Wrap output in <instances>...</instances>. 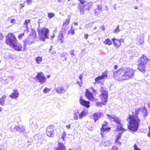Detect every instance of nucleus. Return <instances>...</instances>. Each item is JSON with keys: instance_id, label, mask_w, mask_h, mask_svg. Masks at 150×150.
I'll return each instance as SVG.
<instances>
[{"instance_id": "nucleus-1", "label": "nucleus", "mask_w": 150, "mask_h": 150, "mask_svg": "<svg viewBox=\"0 0 150 150\" xmlns=\"http://www.w3.org/2000/svg\"><path fill=\"white\" fill-rule=\"evenodd\" d=\"M135 72V70L132 69L120 68L117 71H113V76L118 81L128 80L133 78Z\"/></svg>"}, {"instance_id": "nucleus-2", "label": "nucleus", "mask_w": 150, "mask_h": 150, "mask_svg": "<svg viewBox=\"0 0 150 150\" xmlns=\"http://www.w3.org/2000/svg\"><path fill=\"white\" fill-rule=\"evenodd\" d=\"M7 44L13 48L14 50L18 51L22 50V46L21 44L17 42L16 39L14 35L10 34L6 41Z\"/></svg>"}, {"instance_id": "nucleus-3", "label": "nucleus", "mask_w": 150, "mask_h": 150, "mask_svg": "<svg viewBox=\"0 0 150 150\" xmlns=\"http://www.w3.org/2000/svg\"><path fill=\"white\" fill-rule=\"evenodd\" d=\"M129 120L128 127L131 131L136 132L138 129L140 123V120L138 116H135L133 115H129Z\"/></svg>"}, {"instance_id": "nucleus-4", "label": "nucleus", "mask_w": 150, "mask_h": 150, "mask_svg": "<svg viewBox=\"0 0 150 150\" xmlns=\"http://www.w3.org/2000/svg\"><path fill=\"white\" fill-rule=\"evenodd\" d=\"M36 36V33L33 32L30 34L27 38L24 40L23 51H25L27 50L26 45H31L35 42Z\"/></svg>"}, {"instance_id": "nucleus-5", "label": "nucleus", "mask_w": 150, "mask_h": 150, "mask_svg": "<svg viewBox=\"0 0 150 150\" xmlns=\"http://www.w3.org/2000/svg\"><path fill=\"white\" fill-rule=\"evenodd\" d=\"M148 60L149 59L144 55L141 57L139 60V65L138 69L141 72H144L145 71L146 65Z\"/></svg>"}, {"instance_id": "nucleus-6", "label": "nucleus", "mask_w": 150, "mask_h": 150, "mask_svg": "<svg viewBox=\"0 0 150 150\" xmlns=\"http://www.w3.org/2000/svg\"><path fill=\"white\" fill-rule=\"evenodd\" d=\"M101 93L100 97L102 100L105 102H107L108 101V92L106 88L103 86H101L100 89Z\"/></svg>"}, {"instance_id": "nucleus-7", "label": "nucleus", "mask_w": 150, "mask_h": 150, "mask_svg": "<svg viewBox=\"0 0 150 150\" xmlns=\"http://www.w3.org/2000/svg\"><path fill=\"white\" fill-rule=\"evenodd\" d=\"M49 30L45 28H42L38 30L39 35L43 38H48L47 34L49 33Z\"/></svg>"}, {"instance_id": "nucleus-8", "label": "nucleus", "mask_w": 150, "mask_h": 150, "mask_svg": "<svg viewBox=\"0 0 150 150\" xmlns=\"http://www.w3.org/2000/svg\"><path fill=\"white\" fill-rule=\"evenodd\" d=\"M36 78L38 79L39 82L41 84H43L46 81V78L43 73L42 72L38 73Z\"/></svg>"}, {"instance_id": "nucleus-9", "label": "nucleus", "mask_w": 150, "mask_h": 150, "mask_svg": "<svg viewBox=\"0 0 150 150\" xmlns=\"http://www.w3.org/2000/svg\"><path fill=\"white\" fill-rule=\"evenodd\" d=\"M108 118L111 121L115 122L118 125L121 124L120 121L119 119L114 115H110L108 114L107 115Z\"/></svg>"}, {"instance_id": "nucleus-10", "label": "nucleus", "mask_w": 150, "mask_h": 150, "mask_svg": "<svg viewBox=\"0 0 150 150\" xmlns=\"http://www.w3.org/2000/svg\"><path fill=\"white\" fill-rule=\"evenodd\" d=\"M47 133V136L50 137H53L54 135L53 126L50 125L48 126L46 129Z\"/></svg>"}, {"instance_id": "nucleus-11", "label": "nucleus", "mask_w": 150, "mask_h": 150, "mask_svg": "<svg viewBox=\"0 0 150 150\" xmlns=\"http://www.w3.org/2000/svg\"><path fill=\"white\" fill-rule=\"evenodd\" d=\"M107 76V74L106 71H105L103 73L102 75L100 76H98L95 79L96 83H100L101 80L104 79Z\"/></svg>"}, {"instance_id": "nucleus-12", "label": "nucleus", "mask_w": 150, "mask_h": 150, "mask_svg": "<svg viewBox=\"0 0 150 150\" xmlns=\"http://www.w3.org/2000/svg\"><path fill=\"white\" fill-rule=\"evenodd\" d=\"M13 92L9 95V97L11 98L15 99L18 97L19 93L17 89H14Z\"/></svg>"}, {"instance_id": "nucleus-13", "label": "nucleus", "mask_w": 150, "mask_h": 150, "mask_svg": "<svg viewBox=\"0 0 150 150\" xmlns=\"http://www.w3.org/2000/svg\"><path fill=\"white\" fill-rule=\"evenodd\" d=\"M86 96L89 100L93 101L94 100L95 98L92 93L90 92L88 89L86 90Z\"/></svg>"}, {"instance_id": "nucleus-14", "label": "nucleus", "mask_w": 150, "mask_h": 150, "mask_svg": "<svg viewBox=\"0 0 150 150\" xmlns=\"http://www.w3.org/2000/svg\"><path fill=\"white\" fill-rule=\"evenodd\" d=\"M57 92L59 94H61L64 93L66 90L65 89L64 87L62 86H59L56 88Z\"/></svg>"}, {"instance_id": "nucleus-15", "label": "nucleus", "mask_w": 150, "mask_h": 150, "mask_svg": "<svg viewBox=\"0 0 150 150\" xmlns=\"http://www.w3.org/2000/svg\"><path fill=\"white\" fill-rule=\"evenodd\" d=\"M80 103L82 105L87 108H89L90 106V103L88 101H86L82 99L81 97L80 100Z\"/></svg>"}, {"instance_id": "nucleus-16", "label": "nucleus", "mask_w": 150, "mask_h": 150, "mask_svg": "<svg viewBox=\"0 0 150 150\" xmlns=\"http://www.w3.org/2000/svg\"><path fill=\"white\" fill-rule=\"evenodd\" d=\"M103 113L102 112H97L95 113L93 115V117L95 120V122H96L99 118L103 116Z\"/></svg>"}, {"instance_id": "nucleus-17", "label": "nucleus", "mask_w": 150, "mask_h": 150, "mask_svg": "<svg viewBox=\"0 0 150 150\" xmlns=\"http://www.w3.org/2000/svg\"><path fill=\"white\" fill-rule=\"evenodd\" d=\"M14 129L19 132H23L25 130V127L23 125H18L14 128Z\"/></svg>"}, {"instance_id": "nucleus-18", "label": "nucleus", "mask_w": 150, "mask_h": 150, "mask_svg": "<svg viewBox=\"0 0 150 150\" xmlns=\"http://www.w3.org/2000/svg\"><path fill=\"white\" fill-rule=\"evenodd\" d=\"M112 40L113 42L114 45L115 47H118L121 45V43H120L119 40L113 38L112 39Z\"/></svg>"}, {"instance_id": "nucleus-19", "label": "nucleus", "mask_w": 150, "mask_h": 150, "mask_svg": "<svg viewBox=\"0 0 150 150\" xmlns=\"http://www.w3.org/2000/svg\"><path fill=\"white\" fill-rule=\"evenodd\" d=\"M6 98V96L5 95H3L0 98V105L3 106L5 105L4 101Z\"/></svg>"}, {"instance_id": "nucleus-20", "label": "nucleus", "mask_w": 150, "mask_h": 150, "mask_svg": "<svg viewBox=\"0 0 150 150\" xmlns=\"http://www.w3.org/2000/svg\"><path fill=\"white\" fill-rule=\"evenodd\" d=\"M58 39L60 40V43H62L63 42L64 36L62 33H60L59 35Z\"/></svg>"}, {"instance_id": "nucleus-21", "label": "nucleus", "mask_w": 150, "mask_h": 150, "mask_svg": "<svg viewBox=\"0 0 150 150\" xmlns=\"http://www.w3.org/2000/svg\"><path fill=\"white\" fill-rule=\"evenodd\" d=\"M86 110H83L79 115V118L80 119H81L83 117L86 116Z\"/></svg>"}, {"instance_id": "nucleus-22", "label": "nucleus", "mask_w": 150, "mask_h": 150, "mask_svg": "<svg viewBox=\"0 0 150 150\" xmlns=\"http://www.w3.org/2000/svg\"><path fill=\"white\" fill-rule=\"evenodd\" d=\"M57 149L59 150H65V148L64 145L62 143H59V146Z\"/></svg>"}, {"instance_id": "nucleus-23", "label": "nucleus", "mask_w": 150, "mask_h": 150, "mask_svg": "<svg viewBox=\"0 0 150 150\" xmlns=\"http://www.w3.org/2000/svg\"><path fill=\"white\" fill-rule=\"evenodd\" d=\"M42 60V57H38L35 58V61L38 64H40Z\"/></svg>"}, {"instance_id": "nucleus-24", "label": "nucleus", "mask_w": 150, "mask_h": 150, "mask_svg": "<svg viewBox=\"0 0 150 150\" xmlns=\"http://www.w3.org/2000/svg\"><path fill=\"white\" fill-rule=\"evenodd\" d=\"M110 128H107L106 126H105V125H102V127L101 129V131L104 132L108 130H110Z\"/></svg>"}, {"instance_id": "nucleus-25", "label": "nucleus", "mask_w": 150, "mask_h": 150, "mask_svg": "<svg viewBox=\"0 0 150 150\" xmlns=\"http://www.w3.org/2000/svg\"><path fill=\"white\" fill-rule=\"evenodd\" d=\"M103 43L105 44L110 45L112 44V42L108 38L105 40Z\"/></svg>"}, {"instance_id": "nucleus-26", "label": "nucleus", "mask_w": 150, "mask_h": 150, "mask_svg": "<svg viewBox=\"0 0 150 150\" xmlns=\"http://www.w3.org/2000/svg\"><path fill=\"white\" fill-rule=\"evenodd\" d=\"M70 18H67L66 19L65 21L63 23V26H67L69 23Z\"/></svg>"}, {"instance_id": "nucleus-27", "label": "nucleus", "mask_w": 150, "mask_h": 150, "mask_svg": "<svg viewBox=\"0 0 150 150\" xmlns=\"http://www.w3.org/2000/svg\"><path fill=\"white\" fill-rule=\"evenodd\" d=\"M79 114V113L76 112H75L73 114L74 115V120H77L78 119V115Z\"/></svg>"}, {"instance_id": "nucleus-28", "label": "nucleus", "mask_w": 150, "mask_h": 150, "mask_svg": "<svg viewBox=\"0 0 150 150\" xmlns=\"http://www.w3.org/2000/svg\"><path fill=\"white\" fill-rule=\"evenodd\" d=\"M94 14L98 16L102 12V10H94Z\"/></svg>"}, {"instance_id": "nucleus-29", "label": "nucleus", "mask_w": 150, "mask_h": 150, "mask_svg": "<svg viewBox=\"0 0 150 150\" xmlns=\"http://www.w3.org/2000/svg\"><path fill=\"white\" fill-rule=\"evenodd\" d=\"M30 19H27L25 21V22L24 23V24L25 25L26 28L27 29L28 28V24L30 23Z\"/></svg>"}, {"instance_id": "nucleus-30", "label": "nucleus", "mask_w": 150, "mask_h": 150, "mask_svg": "<svg viewBox=\"0 0 150 150\" xmlns=\"http://www.w3.org/2000/svg\"><path fill=\"white\" fill-rule=\"evenodd\" d=\"M141 109L140 108H139L137 109L136 110H135V113L134 115V114L133 112H132V114L133 115L135 116H138L137 115L139 114V112L140 111V110Z\"/></svg>"}, {"instance_id": "nucleus-31", "label": "nucleus", "mask_w": 150, "mask_h": 150, "mask_svg": "<svg viewBox=\"0 0 150 150\" xmlns=\"http://www.w3.org/2000/svg\"><path fill=\"white\" fill-rule=\"evenodd\" d=\"M117 129L118 130H120L123 131V132H123V131H125L126 130L124 129L123 127H122V126L121 125H120V126H117Z\"/></svg>"}, {"instance_id": "nucleus-32", "label": "nucleus", "mask_w": 150, "mask_h": 150, "mask_svg": "<svg viewBox=\"0 0 150 150\" xmlns=\"http://www.w3.org/2000/svg\"><path fill=\"white\" fill-rule=\"evenodd\" d=\"M74 33V30L72 28V26H71V29L68 31V34H71V35H73Z\"/></svg>"}, {"instance_id": "nucleus-33", "label": "nucleus", "mask_w": 150, "mask_h": 150, "mask_svg": "<svg viewBox=\"0 0 150 150\" xmlns=\"http://www.w3.org/2000/svg\"><path fill=\"white\" fill-rule=\"evenodd\" d=\"M31 126L33 128H34L35 129H37L38 128V125L36 123H33V122L31 124Z\"/></svg>"}, {"instance_id": "nucleus-34", "label": "nucleus", "mask_w": 150, "mask_h": 150, "mask_svg": "<svg viewBox=\"0 0 150 150\" xmlns=\"http://www.w3.org/2000/svg\"><path fill=\"white\" fill-rule=\"evenodd\" d=\"M50 89H49L47 88H45L44 89L43 91V92L44 93H48L50 91Z\"/></svg>"}, {"instance_id": "nucleus-35", "label": "nucleus", "mask_w": 150, "mask_h": 150, "mask_svg": "<svg viewBox=\"0 0 150 150\" xmlns=\"http://www.w3.org/2000/svg\"><path fill=\"white\" fill-rule=\"evenodd\" d=\"M54 15V14L52 13H49L48 14V17L50 18H52Z\"/></svg>"}, {"instance_id": "nucleus-36", "label": "nucleus", "mask_w": 150, "mask_h": 150, "mask_svg": "<svg viewBox=\"0 0 150 150\" xmlns=\"http://www.w3.org/2000/svg\"><path fill=\"white\" fill-rule=\"evenodd\" d=\"M76 83V84H78L80 87H81L83 84V81H77Z\"/></svg>"}, {"instance_id": "nucleus-37", "label": "nucleus", "mask_w": 150, "mask_h": 150, "mask_svg": "<svg viewBox=\"0 0 150 150\" xmlns=\"http://www.w3.org/2000/svg\"><path fill=\"white\" fill-rule=\"evenodd\" d=\"M104 105V104L102 102H96V106L99 107H101L102 106V105Z\"/></svg>"}, {"instance_id": "nucleus-38", "label": "nucleus", "mask_w": 150, "mask_h": 150, "mask_svg": "<svg viewBox=\"0 0 150 150\" xmlns=\"http://www.w3.org/2000/svg\"><path fill=\"white\" fill-rule=\"evenodd\" d=\"M121 134H122L121 133H119L118 134L117 136L116 139L115 140L117 141V140H119V139L121 137Z\"/></svg>"}, {"instance_id": "nucleus-39", "label": "nucleus", "mask_w": 150, "mask_h": 150, "mask_svg": "<svg viewBox=\"0 0 150 150\" xmlns=\"http://www.w3.org/2000/svg\"><path fill=\"white\" fill-rule=\"evenodd\" d=\"M134 150H141L140 148H139L137 145L135 144L134 146Z\"/></svg>"}, {"instance_id": "nucleus-40", "label": "nucleus", "mask_w": 150, "mask_h": 150, "mask_svg": "<svg viewBox=\"0 0 150 150\" xmlns=\"http://www.w3.org/2000/svg\"><path fill=\"white\" fill-rule=\"evenodd\" d=\"M120 31V30L119 29V26L118 25L116 28L114 30V32L115 33H117L119 32Z\"/></svg>"}, {"instance_id": "nucleus-41", "label": "nucleus", "mask_w": 150, "mask_h": 150, "mask_svg": "<svg viewBox=\"0 0 150 150\" xmlns=\"http://www.w3.org/2000/svg\"><path fill=\"white\" fill-rule=\"evenodd\" d=\"M66 134L65 132H63L62 133V139L63 140H64V137L66 136Z\"/></svg>"}, {"instance_id": "nucleus-42", "label": "nucleus", "mask_w": 150, "mask_h": 150, "mask_svg": "<svg viewBox=\"0 0 150 150\" xmlns=\"http://www.w3.org/2000/svg\"><path fill=\"white\" fill-rule=\"evenodd\" d=\"M74 51V50L73 49H72L70 50V51L69 52L70 54H71V57H73V56L75 55L73 53Z\"/></svg>"}, {"instance_id": "nucleus-43", "label": "nucleus", "mask_w": 150, "mask_h": 150, "mask_svg": "<svg viewBox=\"0 0 150 150\" xmlns=\"http://www.w3.org/2000/svg\"><path fill=\"white\" fill-rule=\"evenodd\" d=\"M115 145L119 146H120L121 144V143L119 141V140H115Z\"/></svg>"}, {"instance_id": "nucleus-44", "label": "nucleus", "mask_w": 150, "mask_h": 150, "mask_svg": "<svg viewBox=\"0 0 150 150\" xmlns=\"http://www.w3.org/2000/svg\"><path fill=\"white\" fill-rule=\"evenodd\" d=\"M104 146H109L110 145V143L108 142V141H106L104 142Z\"/></svg>"}, {"instance_id": "nucleus-45", "label": "nucleus", "mask_w": 150, "mask_h": 150, "mask_svg": "<svg viewBox=\"0 0 150 150\" xmlns=\"http://www.w3.org/2000/svg\"><path fill=\"white\" fill-rule=\"evenodd\" d=\"M24 33H22L18 35V38L19 39H21L22 37L24 36Z\"/></svg>"}, {"instance_id": "nucleus-46", "label": "nucleus", "mask_w": 150, "mask_h": 150, "mask_svg": "<svg viewBox=\"0 0 150 150\" xmlns=\"http://www.w3.org/2000/svg\"><path fill=\"white\" fill-rule=\"evenodd\" d=\"M79 78L80 81H82V80L83 78V74H81L79 76Z\"/></svg>"}, {"instance_id": "nucleus-47", "label": "nucleus", "mask_w": 150, "mask_h": 150, "mask_svg": "<svg viewBox=\"0 0 150 150\" xmlns=\"http://www.w3.org/2000/svg\"><path fill=\"white\" fill-rule=\"evenodd\" d=\"M82 4H83L85 3L86 2V1L85 0H78Z\"/></svg>"}, {"instance_id": "nucleus-48", "label": "nucleus", "mask_w": 150, "mask_h": 150, "mask_svg": "<svg viewBox=\"0 0 150 150\" xmlns=\"http://www.w3.org/2000/svg\"><path fill=\"white\" fill-rule=\"evenodd\" d=\"M118 148L115 146H113L111 149L110 150H117Z\"/></svg>"}, {"instance_id": "nucleus-49", "label": "nucleus", "mask_w": 150, "mask_h": 150, "mask_svg": "<svg viewBox=\"0 0 150 150\" xmlns=\"http://www.w3.org/2000/svg\"><path fill=\"white\" fill-rule=\"evenodd\" d=\"M33 0H26V2L28 4L32 2Z\"/></svg>"}, {"instance_id": "nucleus-50", "label": "nucleus", "mask_w": 150, "mask_h": 150, "mask_svg": "<svg viewBox=\"0 0 150 150\" xmlns=\"http://www.w3.org/2000/svg\"><path fill=\"white\" fill-rule=\"evenodd\" d=\"M24 6H25V5H24V3L21 4L20 5V8H21V9L22 8H23V7H24Z\"/></svg>"}, {"instance_id": "nucleus-51", "label": "nucleus", "mask_w": 150, "mask_h": 150, "mask_svg": "<svg viewBox=\"0 0 150 150\" xmlns=\"http://www.w3.org/2000/svg\"><path fill=\"white\" fill-rule=\"evenodd\" d=\"M10 22L11 23L14 24L15 23V20L14 19H11Z\"/></svg>"}, {"instance_id": "nucleus-52", "label": "nucleus", "mask_w": 150, "mask_h": 150, "mask_svg": "<svg viewBox=\"0 0 150 150\" xmlns=\"http://www.w3.org/2000/svg\"><path fill=\"white\" fill-rule=\"evenodd\" d=\"M88 35L87 34V33H86L84 34V37H85V38L86 39H87L88 38Z\"/></svg>"}, {"instance_id": "nucleus-53", "label": "nucleus", "mask_w": 150, "mask_h": 150, "mask_svg": "<svg viewBox=\"0 0 150 150\" xmlns=\"http://www.w3.org/2000/svg\"><path fill=\"white\" fill-rule=\"evenodd\" d=\"M66 127L68 129H70L71 127V125L70 124L66 125Z\"/></svg>"}, {"instance_id": "nucleus-54", "label": "nucleus", "mask_w": 150, "mask_h": 150, "mask_svg": "<svg viewBox=\"0 0 150 150\" xmlns=\"http://www.w3.org/2000/svg\"><path fill=\"white\" fill-rule=\"evenodd\" d=\"M3 36L1 33H0V40H2L3 38Z\"/></svg>"}, {"instance_id": "nucleus-55", "label": "nucleus", "mask_w": 150, "mask_h": 150, "mask_svg": "<svg viewBox=\"0 0 150 150\" xmlns=\"http://www.w3.org/2000/svg\"><path fill=\"white\" fill-rule=\"evenodd\" d=\"M119 42H120V43H121V42H123L124 41V40L123 39L121 38L120 40H119Z\"/></svg>"}, {"instance_id": "nucleus-56", "label": "nucleus", "mask_w": 150, "mask_h": 150, "mask_svg": "<svg viewBox=\"0 0 150 150\" xmlns=\"http://www.w3.org/2000/svg\"><path fill=\"white\" fill-rule=\"evenodd\" d=\"M80 12L81 14H83L84 12V10H80Z\"/></svg>"}, {"instance_id": "nucleus-57", "label": "nucleus", "mask_w": 150, "mask_h": 150, "mask_svg": "<svg viewBox=\"0 0 150 150\" xmlns=\"http://www.w3.org/2000/svg\"><path fill=\"white\" fill-rule=\"evenodd\" d=\"M53 48V47L52 46H51L50 47V48L49 50V51L50 52H51V50H52Z\"/></svg>"}, {"instance_id": "nucleus-58", "label": "nucleus", "mask_w": 150, "mask_h": 150, "mask_svg": "<svg viewBox=\"0 0 150 150\" xmlns=\"http://www.w3.org/2000/svg\"><path fill=\"white\" fill-rule=\"evenodd\" d=\"M52 54H54L56 53V52L54 51H53L52 52H50Z\"/></svg>"}, {"instance_id": "nucleus-59", "label": "nucleus", "mask_w": 150, "mask_h": 150, "mask_svg": "<svg viewBox=\"0 0 150 150\" xmlns=\"http://www.w3.org/2000/svg\"><path fill=\"white\" fill-rule=\"evenodd\" d=\"M94 23V22L90 23L88 24L87 25H89V26L91 25V26H92L93 25V24Z\"/></svg>"}, {"instance_id": "nucleus-60", "label": "nucleus", "mask_w": 150, "mask_h": 150, "mask_svg": "<svg viewBox=\"0 0 150 150\" xmlns=\"http://www.w3.org/2000/svg\"><path fill=\"white\" fill-rule=\"evenodd\" d=\"M143 42V40H141L139 42L140 44H142Z\"/></svg>"}, {"instance_id": "nucleus-61", "label": "nucleus", "mask_w": 150, "mask_h": 150, "mask_svg": "<svg viewBox=\"0 0 150 150\" xmlns=\"http://www.w3.org/2000/svg\"><path fill=\"white\" fill-rule=\"evenodd\" d=\"M9 82V80H8V79H6L5 83L6 84H7Z\"/></svg>"}, {"instance_id": "nucleus-62", "label": "nucleus", "mask_w": 150, "mask_h": 150, "mask_svg": "<svg viewBox=\"0 0 150 150\" xmlns=\"http://www.w3.org/2000/svg\"><path fill=\"white\" fill-rule=\"evenodd\" d=\"M149 133L148 134V136L150 138V127H149Z\"/></svg>"}, {"instance_id": "nucleus-63", "label": "nucleus", "mask_w": 150, "mask_h": 150, "mask_svg": "<svg viewBox=\"0 0 150 150\" xmlns=\"http://www.w3.org/2000/svg\"><path fill=\"white\" fill-rule=\"evenodd\" d=\"M101 28L103 30H105V28L103 25L101 27Z\"/></svg>"}, {"instance_id": "nucleus-64", "label": "nucleus", "mask_w": 150, "mask_h": 150, "mask_svg": "<svg viewBox=\"0 0 150 150\" xmlns=\"http://www.w3.org/2000/svg\"><path fill=\"white\" fill-rule=\"evenodd\" d=\"M118 68V66L117 65H115L114 66V68L115 69H117Z\"/></svg>"}]
</instances>
